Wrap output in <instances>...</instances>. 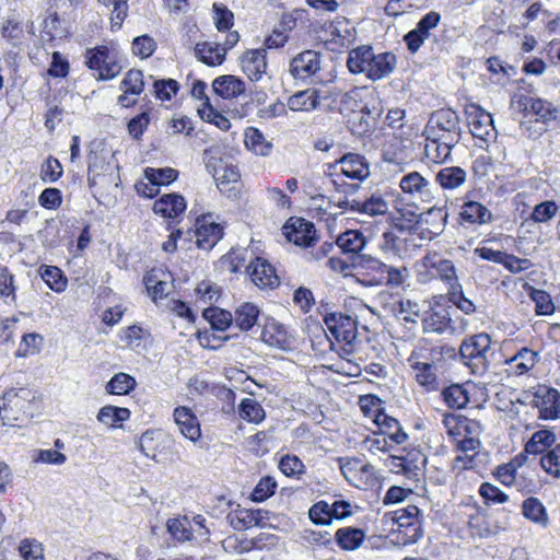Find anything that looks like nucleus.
<instances>
[{"label": "nucleus", "mask_w": 560, "mask_h": 560, "mask_svg": "<svg viewBox=\"0 0 560 560\" xmlns=\"http://www.w3.org/2000/svg\"><path fill=\"white\" fill-rule=\"evenodd\" d=\"M215 94L223 98H234L245 92V82L234 75H221L212 83Z\"/></svg>", "instance_id": "nucleus-31"}, {"label": "nucleus", "mask_w": 560, "mask_h": 560, "mask_svg": "<svg viewBox=\"0 0 560 560\" xmlns=\"http://www.w3.org/2000/svg\"><path fill=\"white\" fill-rule=\"evenodd\" d=\"M465 115L472 137L488 140L495 136L492 116L481 106L475 103L467 104Z\"/></svg>", "instance_id": "nucleus-12"}, {"label": "nucleus", "mask_w": 560, "mask_h": 560, "mask_svg": "<svg viewBox=\"0 0 560 560\" xmlns=\"http://www.w3.org/2000/svg\"><path fill=\"white\" fill-rule=\"evenodd\" d=\"M276 488L277 481L275 478L266 476L261 478L255 486L253 492L250 493V499L254 502H262L275 493Z\"/></svg>", "instance_id": "nucleus-58"}, {"label": "nucleus", "mask_w": 560, "mask_h": 560, "mask_svg": "<svg viewBox=\"0 0 560 560\" xmlns=\"http://www.w3.org/2000/svg\"><path fill=\"white\" fill-rule=\"evenodd\" d=\"M242 71L252 82L262 80L267 73V52L265 48L248 49L240 58Z\"/></svg>", "instance_id": "nucleus-22"}, {"label": "nucleus", "mask_w": 560, "mask_h": 560, "mask_svg": "<svg viewBox=\"0 0 560 560\" xmlns=\"http://www.w3.org/2000/svg\"><path fill=\"white\" fill-rule=\"evenodd\" d=\"M558 206L553 200H546L536 205L530 213L534 222H547L558 212Z\"/></svg>", "instance_id": "nucleus-62"}, {"label": "nucleus", "mask_w": 560, "mask_h": 560, "mask_svg": "<svg viewBox=\"0 0 560 560\" xmlns=\"http://www.w3.org/2000/svg\"><path fill=\"white\" fill-rule=\"evenodd\" d=\"M238 413L243 420L254 423L261 422L266 417L262 406L253 398L242 399L238 406Z\"/></svg>", "instance_id": "nucleus-49"}, {"label": "nucleus", "mask_w": 560, "mask_h": 560, "mask_svg": "<svg viewBox=\"0 0 560 560\" xmlns=\"http://www.w3.org/2000/svg\"><path fill=\"white\" fill-rule=\"evenodd\" d=\"M399 187L406 199L421 203H432L435 189L431 182L419 172H410L401 176Z\"/></svg>", "instance_id": "nucleus-10"}, {"label": "nucleus", "mask_w": 560, "mask_h": 560, "mask_svg": "<svg viewBox=\"0 0 560 560\" xmlns=\"http://www.w3.org/2000/svg\"><path fill=\"white\" fill-rule=\"evenodd\" d=\"M420 514L421 512L416 505H408L407 508L399 509L395 512L394 520L397 523L399 530H401V528L411 530L407 542H416L423 535L419 521Z\"/></svg>", "instance_id": "nucleus-25"}, {"label": "nucleus", "mask_w": 560, "mask_h": 560, "mask_svg": "<svg viewBox=\"0 0 560 560\" xmlns=\"http://www.w3.org/2000/svg\"><path fill=\"white\" fill-rule=\"evenodd\" d=\"M308 517L315 525H329L334 520L331 505L327 501H318L308 510Z\"/></svg>", "instance_id": "nucleus-54"}, {"label": "nucleus", "mask_w": 560, "mask_h": 560, "mask_svg": "<svg viewBox=\"0 0 560 560\" xmlns=\"http://www.w3.org/2000/svg\"><path fill=\"white\" fill-rule=\"evenodd\" d=\"M245 145L258 155L266 156L271 150V143L268 142L262 132L257 128H248L245 132Z\"/></svg>", "instance_id": "nucleus-50"}, {"label": "nucleus", "mask_w": 560, "mask_h": 560, "mask_svg": "<svg viewBox=\"0 0 560 560\" xmlns=\"http://www.w3.org/2000/svg\"><path fill=\"white\" fill-rule=\"evenodd\" d=\"M196 244L199 248L211 249L223 235V226L212 220L211 214H205L196 220Z\"/></svg>", "instance_id": "nucleus-20"}, {"label": "nucleus", "mask_w": 560, "mask_h": 560, "mask_svg": "<svg viewBox=\"0 0 560 560\" xmlns=\"http://www.w3.org/2000/svg\"><path fill=\"white\" fill-rule=\"evenodd\" d=\"M357 213L370 217L382 215L388 211V203L380 192H373L364 199L358 198Z\"/></svg>", "instance_id": "nucleus-41"}, {"label": "nucleus", "mask_w": 560, "mask_h": 560, "mask_svg": "<svg viewBox=\"0 0 560 560\" xmlns=\"http://www.w3.org/2000/svg\"><path fill=\"white\" fill-rule=\"evenodd\" d=\"M270 512L262 509L238 508L228 515L230 525L235 530H246L252 527H266Z\"/></svg>", "instance_id": "nucleus-19"}, {"label": "nucleus", "mask_w": 560, "mask_h": 560, "mask_svg": "<svg viewBox=\"0 0 560 560\" xmlns=\"http://www.w3.org/2000/svg\"><path fill=\"white\" fill-rule=\"evenodd\" d=\"M338 462L345 479L357 488L366 486L374 475V467L358 457L339 458Z\"/></svg>", "instance_id": "nucleus-14"}, {"label": "nucleus", "mask_w": 560, "mask_h": 560, "mask_svg": "<svg viewBox=\"0 0 560 560\" xmlns=\"http://www.w3.org/2000/svg\"><path fill=\"white\" fill-rule=\"evenodd\" d=\"M247 272L253 283L260 289H273L280 283L273 266L260 257L250 261L247 266Z\"/></svg>", "instance_id": "nucleus-23"}, {"label": "nucleus", "mask_w": 560, "mask_h": 560, "mask_svg": "<svg viewBox=\"0 0 560 560\" xmlns=\"http://www.w3.org/2000/svg\"><path fill=\"white\" fill-rule=\"evenodd\" d=\"M118 170L119 166L115 161L106 162L103 156L97 154L90 156L88 167V180L90 186H108L112 184L117 186L120 180Z\"/></svg>", "instance_id": "nucleus-11"}, {"label": "nucleus", "mask_w": 560, "mask_h": 560, "mask_svg": "<svg viewBox=\"0 0 560 560\" xmlns=\"http://www.w3.org/2000/svg\"><path fill=\"white\" fill-rule=\"evenodd\" d=\"M417 383L427 390H435L438 388V374L442 370H433L430 365L408 363Z\"/></svg>", "instance_id": "nucleus-45"}, {"label": "nucleus", "mask_w": 560, "mask_h": 560, "mask_svg": "<svg viewBox=\"0 0 560 560\" xmlns=\"http://www.w3.org/2000/svg\"><path fill=\"white\" fill-rule=\"evenodd\" d=\"M365 533L355 527H341L335 533V540L342 550L353 551L361 547Z\"/></svg>", "instance_id": "nucleus-36"}, {"label": "nucleus", "mask_w": 560, "mask_h": 560, "mask_svg": "<svg viewBox=\"0 0 560 560\" xmlns=\"http://www.w3.org/2000/svg\"><path fill=\"white\" fill-rule=\"evenodd\" d=\"M287 240L295 245L308 247L316 240V230L312 222L292 217L282 228Z\"/></svg>", "instance_id": "nucleus-18"}, {"label": "nucleus", "mask_w": 560, "mask_h": 560, "mask_svg": "<svg viewBox=\"0 0 560 560\" xmlns=\"http://www.w3.org/2000/svg\"><path fill=\"white\" fill-rule=\"evenodd\" d=\"M336 245L342 253L358 254L364 248L365 238L361 232L348 230L337 237Z\"/></svg>", "instance_id": "nucleus-42"}, {"label": "nucleus", "mask_w": 560, "mask_h": 560, "mask_svg": "<svg viewBox=\"0 0 560 560\" xmlns=\"http://www.w3.org/2000/svg\"><path fill=\"white\" fill-rule=\"evenodd\" d=\"M424 138V155L427 156L428 160L434 163L445 162L450 158L452 149L458 143L451 142L447 140H441L440 138L435 137Z\"/></svg>", "instance_id": "nucleus-29"}, {"label": "nucleus", "mask_w": 560, "mask_h": 560, "mask_svg": "<svg viewBox=\"0 0 560 560\" xmlns=\"http://www.w3.org/2000/svg\"><path fill=\"white\" fill-rule=\"evenodd\" d=\"M19 551L24 560H44L43 545L34 538L21 540Z\"/></svg>", "instance_id": "nucleus-59"}, {"label": "nucleus", "mask_w": 560, "mask_h": 560, "mask_svg": "<svg viewBox=\"0 0 560 560\" xmlns=\"http://www.w3.org/2000/svg\"><path fill=\"white\" fill-rule=\"evenodd\" d=\"M457 354L454 347L448 345L419 343L410 353L407 362L413 364L430 365L433 370H444L447 359Z\"/></svg>", "instance_id": "nucleus-7"}, {"label": "nucleus", "mask_w": 560, "mask_h": 560, "mask_svg": "<svg viewBox=\"0 0 560 560\" xmlns=\"http://www.w3.org/2000/svg\"><path fill=\"white\" fill-rule=\"evenodd\" d=\"M374 422L378 425L381 434L392 443L400 445L408 440V434L402 430L399 422L384 412H377Z\"/></svg>", "instance_id": "nucleus-28"}, {"label": "nucleus", "mask_w": 560, "mask_h": 560, "mask_svg": "<svg viewBox=\"0 0 560 560\" xmlns=\"http://www.w3.org/2000/svg\"><path fill=\"white\" fill-rule=\"evenodd\" d=\"M196 57L208 66H219L225 59V50L215 43H198L195 47Z\"/></svg>", "instance_id": "nucleus-37"}, {"label": "nucleus", "mask_w": 560, "mask_h": 560, "mask_svg": "<svg viewBox=\"0 0 560 560\" xmlns=\"http://www.w3.org/2000/svg\"><path fill=\"white\" fill-rule=\"evenodd\" d=\"M320 54L307 49L293 57L289 65V72L295 80L305 81L320 70Z\"/></svg>", "instance_id": "nucleus-17"}, {"label": "nucleus", "mask_w": 560, "mask_h": 560, "mask_svg": "<svg viewBox=\"0 0 560 560\" xmlns=\"http://www.w3.org/2000/svg\"><path fill=\"white\" fill-rule=\"evenodd\" d=\"M167 532L178 542H185L192 538V530L187 517L168 518L166 523Z\"/></svg>", "instance_id": "nucleus-48"}, {"label": "nucleus", "mask_w": 560, "mask_h": 560, "mask_svg": "<svg viewBox=\"0 0 560 560\" xmlns=\"http://www.w3.org/2000/svg\"><path fill=\"white\" fill-rule=\"evenodd\" d=\"M459 215L463 221L472 224L488 223L492 219L490 210L477 201L465 202Z\"/></svg>", "instance_id": "nucleus-40"}, {"label": "nucleus", "mask_w": 560, "mask_h": 560, "mask_svg": "<svg viewBox=\"0 0 560 560\" xmlns=\"http://www.w3.org/2000/svg\"><path fill=\"white\" fill-rule=\"evenodd\" d=\"M441 395L447 407L452 409H462L469 401L468 392L460 384H452L445 387Z\"/></svg>", "instance_id": "nucleus-46"}, {"label": "nucleus", "mask_w": 560, "mask_h": 560, "mask_svg": "<svg viewBox=\"0 0 560 560\" xmlns=\"http://www.w3.org/2000/svg\"><path fill=\"white\" fill-rule=\"evenodd\" d=\"M105 7L113 5L110 24L112 28H120L128 12V0H98Z\"/></svg>", "instance_id": "nucleus-57"}, {"label": "nucleus", "mask_w": 560, "mask_h": 560, "mask_svg": "<svg viewBox=\"0 0 560 560\" xmlns=\"http://www.w3.org/2000/svg\"><path fill=\"white\" fill-rule=\"evenodd\" d=\"M174 421L184 438L196 443L201 438L200 423L192 410L185 406L174 409Z\"/></svg>", "instance_id": "nucleus-24"}, {"label": "nucleus", "mask_w": 560, "mask_h": 560, "mask_svg": "<svg viewBox=\"0 0 560 560\" xmlns=\"http://www.w3.org/2000/svg\"><path fill=\"white\" fill-rule=\"evenodd\" d=\"M374 51L371 46H359L349 51L347 67L351 73L365 74Z\"/></svg>", "instance_id": "nucleus-33"}, {"label": "nucleus", "mask_w": 560, "mask_h": 560, "mask_svg": "<svg viewBox=\"0 0 560 560\" xmlns=\"http://www.w3.org/2000/svg\"><path fill=\"white\" fill-rule=\"evenodd\" d=\"M144 175L153 187H158L161 185H168L173 183L178 176V171L172 167H147L144 171Z\"/></svg>", "instance_id": "nucleus-53"}, {"label": "nucleus", "mask_w": 560, "mask_h": 560, "mask_svg": "<svg viewBox=\"0 0 560 560\" xmlns=\"http://www.w3.org/2000/svg\"><path fill=\"white\" fill-rule=\"evenodd\" d=\"M491 338L486 332L470 336L463 340L459 348V355L465 365L472 374L482 375L489 366L493 355Z\"/></svg>", "instance_id": "nucleus-2"}, {"label": "nucleus", "mask_w": 560, "mask_h": 560, "mask_svg": "<svg viewBox=\"0 0 560 560\" xmlns=\"http://www.w3.org/2000/svg\"><path fill=\"white\" fill-rule=\"evenodd\" d=\"M556 442V434L552 430L542 429L538 430L527 440V455H544Z\"/></svg>", "instance_id": "nucleus-38"}, {"label": "nucleus", "mask_w": 560, "mask_h": 560, "mask_svg": "<svg viewBox=\"0 0 560 560\" xmlns=\"http://www.w3.org/2000/svg\"><path fill=\"white\" fill-rule=\"evenodd\" d=\"M441 22V14L430 11L423 15L416 27L404 36V42L410 52L416 54L425 39L429 38L431 31L436 28Z\"/></svg>", "instance_id": "nucleus-13"}, {"label": "nucleus", "mask_w": 560, "mask_h": 560, "mask_svg": "<svg viewBox=\"0 0 560 560\" xmlns=\"http://www.w3.org/2000/svg\"><path fill=\"white\" fill-rule=\"evenodd\" d=\"M424 332L434 334H455V327L452 325L450 310L441 304H436L425 311L421 318Z\"/></svg>", "instance_id": "nucleus-15"}, {"label": "nucleus", "mask_w": 560, "mask_h": 560, "mask_svg": "<svg viewBox=\"0 0 560 560\" xmlns=\"http://www.w3.org/2000/svg\"><path fill=\"white\" fill-rule=\"evenodd\" d=\"M319 92L317 90L300 91L288 100V107L293 112H311L319 105Z\"/></svg>", "instance_id": "nucleus-34"}, {"label": "nucleus", "mask_w": 560, "mask_h": 560, "mask_svg": "<svg viewBox=\"0 0 560 560\" xmlns=\"http://www.w3.org/2000/svg\"><path fill=\"white\" fill-rule=\"evenodd\" d=\"M529 122H542L547 125L557 118V110L551 103L541 98H530V108H527V117Z\"/></svg>", "instance_id": "nucleus-39"}, {"label": "nucleus", "mask_w": 560, "mask_h": 560, "mask_svg": "<svg viewBox=\"0 0 560 560\" xmlns=\"http://www.w3.org/2000/svg\"><path fill=\"white\" fill-rule=\"evenodd\" d=\"M261 338L271 347L284 348L288 345L287 329L282 324L276 320H271L265 325Z\"/></svg>", "instance_id": "nucleus-43"}, {"label": "nucleus", "mask_w": 560, "mask_h": 560, "mask_svg": "<svg viewBox=\"0 0 560 560\" xmlns=\"http://www.w3.org/2000/svg\"><path fill=\"white\" fill-rule=\"evenodd\" d=\"M232 315L235 327L242 331H248L257 324L260 308L252 302H244L235 308Z\"/></svg>", "instance_id": "nucleus-30"}, {"label": "nucleus", "mask_w": 560, "mask_h": 560, "mask_svg": "<svg viewBox=\"0 0 560 560\" xmlns=\"http://www.w3.org/2000/svg\"><path fill=\"white\" fill-rule=\"evenodd\" d=\"M130 415L128 408L107 405L100 409L97 420L107 427L117 428L124 421L128 420Z\"/></svg>", "instance_id": "nucleus-44"}, {"label": "nucleus", "mask_w": 560, "mask_h": 560, "mask_svg": "<svg viewBox=\"0 0 560 560\" xmlns=\"http://www.w3.org/2000/svg\"><path fill=\"white\" fill-rule=\"evenodd\" d=\"M33 395L28 389H10L2 396L0 418L4 425L21 427L32 417Z\"/></svg>", "instance_id": "nucleus-3"}, {"label": "nucleus", "mask_w": 560, "mask_h": 560, "mask_svg": "<svg viewBox=\"0 0 560 560\" xmlns=\"http://www.w3.org/2000/svg\"><path fill=\"white\" fill-rule=\"evenodd\" d=\"M62 172L60 162L49 156L42 165L40 177L45 183H55L61 177Z\"/></svg>", "instance_id": "nucleus-64"}, {"label": "nucleus", "mask_w": 560, "mask_h": 560, "mask_svg": "<svg viewBox=\"0 0 560 560\" xmlns=\"http://www.w3.org/2000/svg\"><path fill=\"white\" fill-rule=\"evenodd\" d=\"M530 300L535 303L537 315H550L555 311V304L546 291L534 289L527 283Z\"/></svg>", "instance_id": "nucleus-52"}, {"label": "nucleus", "mask_w": 560, "mask_h": 560, "mask_svg": "<svg viewBox=\"0 0 560 560\" xmlns=\"http://www.w3.org/2000/svg\"><path fill=\"white\" fill-rule=\"evenodd\" d=\"M527 520H530L544 527L548 524L546 508L537 498H527Z\"/></svg>", "instance_id": "nucleus-61"}, {"label": "nucleus", "mask_w": 560, "mask_h": 560, "mask_svg": "<svg viewBox=\"0 0 560 560\" xmlns=\"http://www.w3.org/2000/svg\"><path fill=\"white\" fill-rule=\"evenodd\" d=\"M417 279L420 283H428L440 279L450 288L458 287L456 268L452 260L443 258L436 252L427 254L419 266L416 267Z\"/></svg>", "instance_id": "nucleus-4"}, {"label": "nucleus", "mask_w": 560, "mask_h": 560, "mask_svg": "<svg viewBox=\"0 0 560 560\" xmlns=\"http://www.w3.org/2000/svg\"><path fill=\"white\" fill-rule=\"evenodd\" d=\"M198 114L201 119L214 124L221 130H228L231 127L230 120L217 112L210 104L209 100L203 102L202 105L198 108Z\"/></svg>", "instance_id": "nucleus-56"}, {"label": "nucleus", "mask_w": 560, "mask_h": 560, "mask_svg": "<svg viewBox=\"0 0 560 560\" xmlns=\"http://www.w3.org/2000/svg\"><path fill=\"white\" fill-rule=\"evenodd\" d=\"M42 278L51 290L56 292H62L66 290L67 279L62 276L59 268L47 266L42 272Z\"/></svg>", "instance_id": "nucleus-60"}, {"label": "nucleus", "mask_w": 560, "mask_h": 560, "mask_svg": "<svg viewBox=\"0 0 560 560\" xmlns=\"http://www.w3.org/2000/svg\"><path fill=\"white\" fill-rule=\"evenodd\" d=\"M121 95L117 98V104L129 108L137 104L139 96L144 90L143 73L140 70H129L120 82Z\"/></svg>", "instance_id": "nucleus-21"}, {"label": "nucleus", "mask_w": 560, "mask_h": 560, "mask_svg": "<svg viewBox=\"0 0 560 560\" xmlns=\"http://www.w3.org/2000/svg\"><path fill=\"white\" fill-rule=\"evenodd\" d=\"M85 65L94 72L93 75L98 80H110L118 75L122 69L116 57L106 46H98L86 50Z\"/></svg>", "instance_id": "nucleus-8"}, {"label": "nucleus", "mask_w": 560, "mask_h": 560, "mask_svg": "<svg viewBox=\"0 0 560 560\" xmlns=\"http://www.w3.org/2000/svg\"><path fill=\"white\" fill-rule=\"evenodd\" d=\"M324 323L336 341L345 342L341 353L346 355L352 353V342L358 335L357 322L349 315L332 313L325 316Z\"/></svg>", "instance_id": "nucleus-9"}, {"label": "nucleus", "mask_w": 560, "mask_h": 560, "mask_svg": "<svg viewBox=\"0 0 560 560\" xmlns=\"http://www.w3.org/2000/svg\"><path fill=\"white\" fill-rule=\"evenodd\" d=\"M423 137H435L441 140L459 142L462 139L460 119L451 108L434 110L424 127Z\"/></svg>", "instance_id": "nucleus-6"}, {"label": "nucleus", "mask_w": 560, "mask_h": 560, "mask_svg": "<svg viewBox=\"0 0 560 560\" xmlns=\"http://www.w3.org/2000/svg\"><path fill=\"white\" fill-rule=\"evenodd\" d=\"M335 174L339 173L347 178L359 180L366 179L370 175V164L368 160L358 153H347L341 156L332 166Z\"/></svg>", "instance_id": "nucleus-16"}, {"label": "nucleus", "mask_w": 560, "mask_h": 560, "mask_svg": "<svg viewBox=\"0 0 560 560\" xmlns=\"http://www.w3.org/2000/svg\"><path fill=\"white\" fill-rule=\"evenodd\" d=\"M527 405L536 410L538 419H560V390L550 385H527Z\"/></svg>", "instance_id": "nucleus-5"}, {"label": "nucleus", "mask_w": 560, "mask_h": 560, "mask_svg": "<svg viewBox=\"0 0 560 560\" xmlns=\"http://www.w3.org/2000/svg\"><path fill=\"white\" fill-rule=\"evenodd\" d=\"M136 380L127 373L115 374L106 384V392L112 395H126L136 387Z\"/></svg>", "instance_id": "nucleus-51"}, {"label": "nucleus", "mask_w": 560, "mask_h": 560, "mask_svg": "<svg viewBox=\"0 0 560 560\" xmlns=\"http://www.w3.org/2000/svg\"><path fill=\"white\" fill-rule=\"evenodd\" d=\"M203 317L209 322L211 328L218 331H224L234 324L232 313L219 307L206 308Z\"/></svg>", "instance_id": "nucleus-47"}, {"label": "nucleus", "mask_w": 560, "mask_h": 560, "mask_svg": "<svg viewBox=\"0 0 560 560\" xmlns=\"http://www.w3.org/2000/svg\"><path fill=\"white\" fill-rule=\"evenodd\" d=\"M396 66L397 58L393 52H374L365 75L370 80L377 81L393 73Z\"/></svg>", "instance_id": "nucleus-26"}, {"label": "nucleus", "mask_w": 560, "mask_h": 560, "mask_svg": "<svg viewBox=\"0 0 560 560\" xmlns=\"http://www.w3.org/2000/svg\"><path fill=\"white\" fill-rule=\"evenodd\" d=\"M425 457L417 452L415 454H408L404 457V476L408 478H418L422 471Z\"/></svg>", "instance_id": "nucleus-63"}, {"label": "nucleus", "mask_w": 560, "mask_h": 560, "mask_svg": "<svg viewBox=\"0 0 560 560\" xmlns=\"http://www.w3.org/2000/svg\"><path fill=\"white\" fill-rule=\"evenodd\" d=\"M357 259L354 268L369 277L368 282L371 285L400 287L409 278V270L405 265H387L371 255H360Z\"/></svg>", "instance_id": "nucleus-1"}, {"label": "nucleus", "mask_w": 560, "mask_h": 560, "mask_svg": "<svg viewBox=\"0 0 560 560\" xmlns=\"http://www.w3.org/2000/svg\"><path fill=\"white\" fill-rule=\"evenodd\" d=\"M539 465L548 475L560 478V443L539 457Z\"/></svg>", "instance_id": "nucleus-55"}, {"label": "nucleus", "mask_w": 560, "mask_h": 560, "mask_svg": "<svg viewBox=\"0 0 560 560\" xmlns=\"http://www.w3.org/2000/svg\"><path fill=\"white\" fill-rule=\"evenodd\" d=\"M467 179V173L459 166H446L435 174V182L441 188L454 190L462 187Z\"/></svg>", "instance_id": "nucleus-32"}, {"label": "nucleus", "mask_w": 560, "mask_h": 560, "mask_svg": "<svg viewBox=\"0 0 560 560\" xmlns=\"http://www.w3.org/2000/svg\"><path fill=\"white\" fill-rule=\"evenodd\" d=\"M186 200L179 194H165L154 201L153 211L163 218L176 219L186 210Z\"/></svg>", "instance_id": "nucleus-27"}, {"label": "nucleus", "mask_w": 560, "mask_h": 560, "mask_svg": "<svg viewBox=\"0 0 560 560\" xmlns=\"http://www.w3.org/2000/svg\"><path fill=\"white\" fill-rule=\"evenodd\" d=\"M524 463H525V451L521 452L509 463L500 465L497 468V472H495L497 479L505 486L514 485L518 477L522 478V474L520 472V469L523 467Z\"/></svg>", "instance_id": "nucleus-35"}]
</instances>
